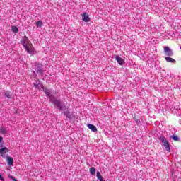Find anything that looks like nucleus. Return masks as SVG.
Masks as SVG:
<instances>
[{
    "label": "nucleus",
    "instance_id": "nucleus-1",
    "mask_svg": "<svg viewBox=\"0 0 181 181\" xmlns=\"http://www.w3.org/2000/svg\"><path fill=\"white\" fill-rule=\"evenodd\" d=\"M44 93L46 94L47 97H48L50 103H52L59 111H64V110H66V105L62 103L60 99L57 100L56 97L52 95V90L44 89Z\"/></svg>",
    "mask_w": 181,
    "mask_h": 181
},
{
    "label": "nucleus",
    "instance_id": "nucleus-2",
    "mask_svg": "<svg viewBox=\"0 0 181 181\" xmlns=\"http://www.w3.org/2000/svg\"><path fill=\"white\" fill-rule=\"evenodd\" d=\"M21 43L23 46L25 52L28 53V54H30L31 56L35 54L36 49H35L33 44H32V42H30L28 37L23 36L21 40Z\"/></svg>",
    "mask_w": 181,
    "mask_h": 181
},
{
    "label": "nucleus",
    "instance_id": "nucleus-3",
    "mask_svg": "<svg viewBox=\"0 0 181 181\" xmlns=\"http://www.w3.org/2000/svg\"><path fill=\"white\" fill-rule=\"evenodd\" d=\"M159 141L162 142L165 149L167 151V152H170V145L169 144V141L163 136V135H161L159 137Z\"/></svg>",
    "mask_w": 181,
    "mask_h": 181
},
{
    "label": "nucleus",
    "instance_id": "nucleus-4",
    "mask_svg": "<svg viewBox=\"0 0 181 181\" xmlns=\"http://www.w3.org/2000/svg\"><path fill=\"white\" fill-rule=\"evenodd\" d=\"M33 69H35V71L40 76H43V65L39 62H35L33 66Z\"/></svg>",
    "mask_w": 181,
    "mask_h": 181
},
{
    "label": "nucleus",
    "instance_id": "nucleus-5",
    "mask_svg": "<svg viewBox=\"0 0 181 181\" xmlns=\"http://www.w3.org/2000/svg\"><path fill=\"white\" fill-rule=\"evenodd\" d=\"M9 152V148L8 147H3L2 148H0V155L3 159H5L6 158V153Z\"/></svg>",
    "mask_w": 181,
    "mask_h": 181
},
{
    "label": "nucleus",
    "instance_id": "nucleus-6",
    "mask_svg": "<svg viewBox=\"0 0 181 181\" xmlns=\"http://www.w3.org/2000/svg\"><path fill=\"white\" fill-rule=\"evenodd\" d=\"M164 54L168 57H172L173 56V51L169 47H164Z\"/></svg>",
    "mask_w": 181,
    "mask_h": 181
},
{
    "label": "nucleus",
    "instance_id": "nucleus-7",
    "mask_svg": "<svg viewBox=\"0 0 181 181\" xmlns=\"http://www.w3.org/2000/svg\"><path fill=\"white\" fill-rule=\"evenodd\" d=\"M34 86L35 88H42L43 90V91H45V90H47V88H45L43 87V84H42L40 83V81L37 80L34 83Z\"/></svg>",
    "mask_w": 181,
    "mask_h": 181
},
{
    "label": "nucleus",
    "instance_id": "nucleus-8",
    "mask_svg": "<svg viewBox=\"0 0 181 181\" xmlns=\"http://www.w3.org/2000/svg\"><path fill=\"white\" fill-rule=\"evenodd\" d=\"M64 115L66 117V118H69V119H73L74 117L73 112H69V110H64Z\"/></svg>",
    "mask_w": 181,
    "mask_h": 181
},
{
    "label": "nucleus",
    "instance_id": "nucleus-9",
    "mask_svg": "<svg viewBox=\"0 0 181 181\" xmlns=\"http://www.w3.org/2000/svg\"><path fill=\"white\" fill-rule=\"evenodd\" d=\"M175 110V114L179 115L180 114V103L179 102L175 103V106L174 107Z\"/></svg>",
    "mask_w": 181,
    "mask_h": 181
},
{
    "label": "nucleus",
    "instance_id": "nucleus-10",
    "mask_svg": "<svg viewBox=\"0 0 181 181\" xmlns=\"http://www.w3.org/2000/svg\"><path fill=\"white\" fill-rule=\"evenodd\" d=\"M82 21H83V22H90V17L88 16V14L86 12L83 13Z\"/></svg>",
    "mask_w": 181,
    "mask_h": 181
},
{
    "label": "nucleus",
    "instance_id": "nucleus-11",
    "mask_svg": "<svg viewBox=\"0 0 181 181\" xmlns=\"http://www.w3.org/2000/svg\"><path fill=\"white\" fill-rule=\"evenodd\" d=\"M116 62L120 65L122 66L124 64V59L119 57V55H117L115 57Z\"/></svg>",
    "mask_w": 181,
    "mask_h": 181
},
{
    "label": "nucleus",
    "instance_id": "nucleus-12",
    "mask_svg": "<svg viewBox=\"0 0 181 181\" xmlns=\"http://www.w3.org/2000/svg\"><path fill=\"white\" fill-rule=\"evenodd\" d=\"M6 160L8 166H12V165H13V158L7 156Z\"/></svg>",
    "mask_w": 181,
    "mask_h": 181
},
{
    "label": "nucleus",
    "instance_id": "nucleus-13",
    "mask_svg": "<svg viewBox=\"0 0 181 181\" xmlns=\"http://www.w3.org/2000/svg\"><path fill=\"white\" fill-rule=\"evenodd\" d=\"M87 127L89 129H90L91 131H93V132H97V127H95V126H94V124H88Z\"/></svg>",
    "mask_w": 181,
    "mask_h": 181
},
{
    "label": "nucleus",
    "instance_id": "nucleus-14",
    "mask_svg": "<svg viewBox=\"0 0 181 181\" xmlns=\"http://www.w3.org/2000/svg\"><path fill=\"white\" fill-rule=\"evenodd\" d=\"M165 61L167 62V63H176V60L170 57H166Z\"/></svg>",
    "mask_w": 181,
    "mask_h": 181
},
{
    "label": "nucleus",
    "instance_id": "nucleus-15",
    "mask_svg": "<svg viewBox=\"0 0 181 181\" xmlns=\"http://www.w3.org/2000/svg\"><path fill=\"white\" fill-rule=\"evenodd\" d=\"M96 177L98 179V180L103 181V176L101 175V173H100V171L96 173Z\"/></svg>",
    "mask_w": 181,
    "mask_h": 181
},
{
    "label": "nucleus",
    "instance_id": "nucleus-16",
    "mask_svg": "<svg viewBox=\"0 0 181 181\" xmlns=\"http://www.w3.org/2000/svg\"><path fill=\"white\" fill-rule=\"evenodd\" d=\"M37 28H42L43 26V22L42 21H38L35 23Z\"/></svg>",
    "mask_w": 181,
    "mask_h": 181
},
{
    "label": "nucleus",
    "instance_id": "nucleus-17",
    "mask_svg": "<svg viewBox=\"0 0 181 181\" xmlns=\"http://www.w3.org/2000/svg\"><path fill=\"white\" fill-rule=\"evenodd\" d=\"M0 134L5 135V134H6V129L4 127H0Z\"/></svg>",
    "mask_w": 181,
    "mask_h": 181
},
{
    "label": "nucleus",
    "instance_id": "nucleus-18",
    "mask_svg": "<svg viewBox=\"0 0 181 181\" xmlns=\"http://www.w3.org/2000/svg\"><path fill=\"white\" fill-rule=\"evenodd\" d=\"M11 30L13 32V33H18V32H19V29L16 26H12Z\"/></svg>",
    "mask_w": 181,
    "mask_h": 181
},
{
    "label": "nucleus",
    "instance_id": "nucleus-19",
    "mask_svg": "<svg viewBox=\"0 0 181 181\" xmlns=\"http://www.w3.org/2000/svg\"><path fill=\"white\" fill-rule=\"evenodd\" d=\"M5 97H6L7 98H12V93L9 92V91H6L4 94Z\"/></svg>",
    "mask_w": 181,
    "mask_h": 181
},
{
    "label": "nucleus",
    "instance_id": "nucleus-20",
    "mask_svg": "<svg viewBox=\"0 0 181 181\" xmlns=\"http://www.w3.org/2000/svg\"><path fill=\"white\" fill-rule=\"evenodd\" d=\"M170 138H171V139H173V141H180V139H179V138L177 137V136H176V135H172V136H170Z\"/></svg>",
    "mask_w": 181,
    "mask_h": 181
},
{
    "label": "nucleus",
    "instance_id": "nucleus-21",
    "mask_svg": "<svg viewBox=\"0 0 181 181\" xmlns=\"http://www.w3.org/2000/svg\"><path fill=\"white\" fill-rule=\"evenodd\" d=\"M89 172L92 175H95V168L94 167H91L89 170Z\"/></svg>",
    "mask_w": 181,
    "mask_h": 181
},
{
    "label": "nucleus",
    "instance_id": "nucleus-22",
    "mask_svg": "<svg viewBox=\"0 0 181 181\" xmlns=\"http://www.w3.org/2000/svg\"><path fill=\"white\" fill-rule=\"evenodd\" d=\"M134 121L136 123V125H142V123L141 122V120L134 119Z\"/></svg>",
    "mask_w": 181,
    "mask_h": 181
},
{
    "label": "nucleus",
    "instance_id": "nucleus-23",
    "mask_svg": "<svg viewBox=\"0 0 181 181\" xmlns=\"http://www.w3.org/2000/svg\"><path fill=\"white\" fill-rule=\"evenodd\" d=\"M8 177H9V179H11V180L17 181L16 178H15L13 176L11 175V174L8 175Z\"/></svg>",
    "mask_w": 181,
    "mask_h": 181
},
{
    "label": "nucleus",
    "instance_id": "nucleus-24",
    "mask_svg": "<svg viewBox=\"0 0 181 181\" xmlns=\"http://www.w3.org/2000/svg\"><path fill=\"white\" fill-rule=\"evenodd\" d=\"M0 180L4 181L5 179H4V177L0 174Z\"/></svg>",
    "mask_w": 181,
    "mask_h": 181
},
{
    "label": "nucleus",
    "instance_id": "nucleus-25",
    "mask_svg": "<svg viewBox=\"0 0 181 181\" xmlns=\"http://www.w3.org/2000/svg\"><path fill=\"white\" fill-rule=\"evenodd\" d=\"M2 141H4V138L2 136H0V144L1 142H2Z\"/></svg>",
    "mask_w": 181,
    "mask_h": 181
},
{
    "label": "nucleus",
    "instance_id": "nucleus-26",
    "mask_svg": "<svg viewBox=\"0 0 181 181\" xmlns=\"http://www.w3.org/2000/svg\"><path fill=\"white\" fill-rule=\"evenodd\" d=\"M4 145L1 144L0 148H3Z\"/></svg>",
    "mask_w": 181,
    "mask_h": 181
},
{
    "label": "nucleus",
    "instance_id": "nucleus-27",
    "mask_svg": "<svg viewBox=\"0 0 181 181\" xmlns=\"http://www.w3.org/2000/svg\"><path fill=\"white\" fill-rule=\"evenodd\" d=\"M34 74L36 75V72L35 71H34Z\"/></svg>",
    "mask_w": 181,
    "mask_h": 181
},
{
    "label": "nucleus",
    "instance_id": "nucleus-28",
    "mask_svg": "<svg viewBox=\"0 0 181 181\" xmlns=\"http://www.w3.org/2000/svg\"><path fill=\"white\" fill-rule=\"evenodd\" d=\"M103 181H105V180H103Z\"/></svg>",
    "mask_w": 181,
    "mask_h": 181
}]
</instances>
